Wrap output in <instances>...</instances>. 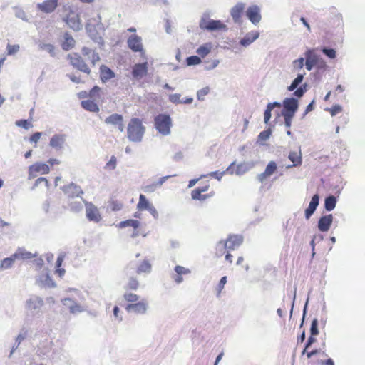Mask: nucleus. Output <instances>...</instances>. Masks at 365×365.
I'll return each mask as SVG.
<instances>
[{
  "label": "nucleus",
  "mask_w": 365,
  "mask_h": 365,
  "mask_svg": "<svg viewBox=\"0 0 365 365\" xmlns=\"http://www.w3.org/2000/svg\"><path fill=\"white\" fill-rule=\"evenodd\" d=\"M210 92V88L208 86L205 87L197 92V97L199 101H204L205 96Z\"/></svg>",
  "instance_id": "nucleus-52"
},
{
  "label": "nucleus",
  "mask_w": 365,
  "mask_h": 365,
  "mask_svg": "<svg viewBox=\"0 0 365 365\" xmlns=\"http://www.w3.org/2000/svg\"><path fill=\"white\" fill-rule=\"evenodd\" d=\"M152 269V266L150 263L145 259L143 262L138 266L137 269V273L141 274V273H150Z\"/></svg>",
  "instance_id": "nucleus-35"
},
{
  "label": "nucleus",
  "mask_w": 365,
  "mask_h": 365,
  "mask_svg": "<svg viewBox=\"0 0 365 365\" xmlns=\"http://www.w3.org/2000/svg\"><path fill=\"white\" fill-rule=\"evenodd\" d=\"M288 158L293 163L292 165L287 166L288 168L300 165L302 163L301 150H299V153L295 151L290 152Z\"/></svg>",
  "instance_id": "nucleus-25"
},
{
  "label": "nucleus",
  "mask_w": 365,
  "mask_h": 365,
  "mask_svg": "<svg viewBox=\"0 0 365 365\" xmlns=\"http://www.w3.org/2000/svg\"><path fill=\"white\" fill-rule=\"evenodd\" d=\"M306 61L304 65L308 71H311L314 66L319 63L320 58L313 53L312 50H308L305 53Z\"/></svg>",
  "instance_id": "nucleus-19"
},
{
  "label": "nucleus",
  "mask_w": 365,
  "mask_h": 365,
  "mask_svg": "<svg viewBox=\"0 0 365 365\" xmlns=\"http://www.w3.org/2000/svg\"><path fill=\"white\" fill-rule=\"evenodd\" d=\"M101 88L98 86H94L89 92V96L91 98H96L98 95Z\"/></svg>",
  "instance_id": "nucleus-63"
},
{
  "label": "nucleus",
  "mask_w": 365,
  "mask_h": 365,
  "mask_svg": "<svg viewBox=\"0 0 365 365\" xmlns=\"http://www.w3.org/2000/svg\"><path fill=\"white\" fill-rule=\"evenodd\" d=\"M43 182H44L45 185L46 186H48V180L46 178H43V177L38 178V179L36 180V181L34 182V187H32V189H34L35 187L39 186Z\"/></svg>",
  "instance_id": "nucleus-62"
},
{
  "label": "nucleus",
  "mask_w": 365,
  "mask_h": 365,
  "mask_svg": "<svg viewBox=\"0 0 365 365\" xmlns=\"http://www.w3.org/2000/svg\"><path fill=\"white\" fill-rule=\"evenodd\" d=\"M139 287V282L136 278L131 277L128 279V282L125 286V289L137 290Z\"/></svg>",
  "instance_id": "nucleus-38"
},
{
  "label": "nucleus",
  "mask_w": 365,
  "mask_h": 365,
  "mask_svg": "<svg viewBox=\"0 0 365 365\" xmlns=\"http://www.w3.org/2000/svg\"><path fill=\"white\" fill-rule=\"evenodd\" d=\"M66 140V135L65 134H55L51 137L49 145L56 150H59L63 148Z\"/></svg>",
  "instance_id": "nucleus-17"
},
{
  "label": "nucleus",
  "mask_w": 365,
  "mask_h": 365,
  "mask_svg": "<svg viewBox=\"0 0 365 365\" xmlns=\"http://www.w3.org/2000/svg\"><path fill=\"white\" fill-rule=\"evenodd\" d=\"M199 26L200 29L210 31L227 30V26L225 24L222 23L221 21L206 19L205 17H202L200 19Z\"/></svg>",
  "instance_id": "nucleus-4"
},
{
  "label": "nucleus",
  "mask_w": 365,
  "mask_h": 365,
  "mask_svg": "<svg viewBox=\"0 0 365 365\" xmlns=\"http://www.w3.org/2000/svg\"><path fill=\"white\" fill-rule=\"evenodd\" d=\"M38 47L41 50H46L51 55L54 57L56 56L55 47L53 45L50 43H40Z\"/></svg>",
  "instance_id": "nucleus-39"
},
{
  "label": "nucleus",
  "mask_w": 365,
  "mask_h": 365,
  "mask_svg": "<svg viewBox=\"0 0 365 365\" xmlns=\"http://www.w3.org/2000/svg\"><path fill=\"white\" fill-rule=\"evenodd\" d=\"M58 0H45L37 4V8L41 11L48 14L53 12L58 6Z\"/></svg>",
  "instance_id": "nucleus-18"
},
{
  "label": "nucleus",
  "mask_w": 365,
  "mask_h": 365,
  "mask_svg": "<svg viewBox=\"0 0 365 365\" xmlns=\"http://www.w3.org/2000/svg\"><path fill=\"white\" fill-rule=\"evenodd\" d=\"M201 62V58L197 56H191L186 58V64L187 66L198 65Z\"/></svg>",
  "instance_id": "nucleus-44"
},
{
  "label": "nucleus",
  "mask_w": 365,
  "mask_h": 365,
  "mask_svg": "<svg viewBox=\"0 0 365 365\" xmlns=\"http://www.w3.org/2000/svg\"><path fill=\"white\" fill-rule=\"evenodd\" d=\"M49 167L46 163H36L29 166V171L41 173V174H47L49 173Z\"/></svg>",
  "instance_id": "nucleus-26"
},
{
  "label": "nucleus",
  "mask_w": 365,
  "mask_h": 365,
  "mask_svg": "<svg viewBox=\"0 0 365 365\" xmlns=\"http://www.w3.org/2000/svg\"><path fill=\"white\" fill-rule=\"evenodd\" d=\"M61 190L68 197H80L83 200L81 195L83 194V191L79 185L71 182L67 185L63 186Z\"/></svg>",
  "instance_id": "nucleus-9"
},
{
  "label": "nucleus",
  "mask_w": 365,
  "mask_h": 365,
  "mask_svg": "<svg viewBox=\"0 0 365 365\" xmlns=\"http://www.w3.org/2000/svg\"><path fill=\"white\" fill-rule=\"evenodd\" d=\"M36 254H32L30 252L26 251L24 248H19L14 254H13V257H16V259H27L35 257Z\"/></svg>",
  "instance_id": "nucleus-28"
},
{
  "label": "nucleus",
  "mask_w": 365,
  "mask_h": 365,
  "mask_svg": "<svg viewBox=\"0 0 365 365\" xmlns=\"http://www.w3.org/2000/svg\"><path fill=\"white\" fill-rule=\"evenodd\" d=\"M252 165L250 163H243L237 165L235 170V174L237 175H241L247 173L248 170L251 169Z\"/></svg>",
  "instance_id": "nucleus-34"
},
{
  "label": "nucleus",
  "mask_w": 365,
  "mask_h": 365,
  "mask_svg": "<svg viewBox=\"0 0 365 365\" xmlns=\"http://www.w3.org/2000/svg\"><path fill=\"white\" fill-rule=\"evenodd\" d=\"M125 309L128 312L130 313H134L136 314H145L148 309V304L145 299H143L136 303L128 304Z\"/></svg>",
  "instance_id": "nucleus-8"
},
{
  "label": "nucleus",
  "mask_w": 365,
  "mask_h": 365,
  "mask_svg": "<svg viewBox=\"0 0 365 365\" xmlns=\"http://www.w3.org/2000/svg\"><path fill=\"white\" fill-rule=\"evenodd\" d=\"M293 66L296 69H302L304 66V58L300 57L293 61Z\"/></svg>",
  "instance_id": "nucleus-57"
},
{
  "label": "nucleus",
  "mask_w": 365,
  "mask_h": 365,
  "mask_svg": "<svg viewBox=\"0 0 365 365\" xmlns=\"http://www.w3.org/2000/svg\"><path fill=\"white\" fill-rule=\"evenodd\" d=\"M41 135H42L41 132H36L30 137L29 140L31 143H36L38 141V140L40 139V138L41 137Z\"/></svg>",
  "instance_id": "nucleus-64"
},
{
  "label": "nucleus",
  "mask_w": 365,
  "mask_h": 365,
  "mask_svg": "<svg viewBox=\"0 0 365 365\" xmlns=\"http://www.w3.org/2000/svg\"><path fill=\"white\" fill-rule=\"evenodd\" d=\"M65 21L73 31H78L83 29L81 20L78 14L71 12L65 19Z\"/></svg>",
  "instance_id": "nucleus-13"
},
{
  "label": "nucleus",
  "mask_w": 365,
  "mask_h": 365,
  "mask_svg": "<svg viewBox=\"0 0 365 365\" xmlns=\"http://www.w3.org/2000/svg\"><path fill=\"white\" fill-rule=\"evenodd\" d=\"M27 335V331L23 329L21 331L19 334V335L16 338V343L18 344V345H20L21 341L24 340Z\"/></svg>",
  "instance_id": "nucleus-56"
},
{
  "label": "nucleus",
  "mask_w": 365,
  "mask_h": 365,
  "mask_svg": "<svg viewBox=\"0 0 365 365\" xmlns=\"http://www.w3.org/2000/svg\"><path fill=\"white\" fill-rule=\"evenodd\" d=\"M277 169V163L274 161H270L267 165L264 172L269 176H271L272 174H274L276 172Z\"/></svg>",
  "instance_id": "nucleus-43"
},
{
  "label": "nucleus",
  "mask_w": 365,
  "mask_h": 365,
  "mask_svg": "<svg viewBox=\"0 0 365 365\" xmlns=\"http://www.w3.org/2000/svg\"><path fill=\"white\" fill-rule=\"evenodd\" d=\"M272 134L271 128H267L261 132L258 135V141H265L268 140Z\"/></svg>",
  "instance_id": "nucleus-48"
},
{
  "label": "nucleus",
  "mask_w": 365,
  "mask_h": 365,
  "mask_svg": "<svg viewBox=\"0 0 365 365\" xmlns=\"http://www.w3.org/2000/svg\"><path fill=\"white\" fill-rule=\"evenodd\" d=\"M259 36V33L258 31L249 32L240 39V44L244 47H247L257 39Z\"/></svg>",
  "instance_id": "nucleus-22"
},
{
  "label": "nucleus",
  "mask_w": 365,
  "mask_h": 365,
  "mask_svg": "<svg viewBox=\"0 0 365 365\" xmlns=\"http://www.w3.org/2000/svg\"><path fill=\"white\" fill-rule=\"evenodd\" d=\"M145 127L143 125L141 120L138 118H133L130 120L127 128V137L128 140L134 143L142 141Z\"/></svg>",
  "instance_id": "nucleus-1"
},
{
  "label": "nucleus",
  "mask_w": 365,
  "mask_h": 365,
  "mask_svg": "<svg viewBox=\"0 0 365 365\" xmlns=\"http://www.w3.org/2000/svg\"><path fill=\"white\" fill-rule=\"evenodd\" d=\"M61 302L66 306L68 305V302L72 303L71 305L68 306L69 311L71 314L81 313L83 312L84 310L83 308L80 304H78L71 298H64L61 300Z\"/></svg>",
  "instance_id": "nucleus-23"
},
{
  "label": "nucleus",
  "mask_w": 365,
  "mask_h": 365,
  "mask_svg": "<svg viewBox=\"0 0 365 365\" xmlns=\"http://www.w3.org/2000/svg\"><path fill=\"white\" fill-rule=\"evenodd\" d=\"M202 192L195 189L192 191L191 195L193 200H204L207 197V195H202Z\"/></svg>",
  "instance_id": "nucleus-50"
},
{
  "label": "nucleus",
  "mask_w": 365,
  "mask_h": 365,
  "mask_svg": "<svg viewBox=\"0 0 365 365\" xmlns=\"http://www.w3.org/2000/svg\"><path fill=\"white\" fill-rule=\"evenodd\" d=\"M81 104L82 108L88 111L93 113L99 111L98 106L91 100L82 101Z\"/></svg>",
  "instance_id": "nucleus-30"
},
{
  "label": "nucleus",
  "mask_w": 365,
  "mask_h": 365,
  "mask_svg": "<svg viewBox=\"0 0 365 365\" xmlns=\"http://www.w3.org/2000/svg\"><path fill=\"white\" fill-rule=\"evenodd\" d=\"M322 53L329 58L334 59L336 56V50L329 47H322Z\"/></svg>",
  "instance_id": "nucleus-42"
},
{
  "label": "nucleus",
  "mask_w": 365,
  "mask_h": 365,
  "mask_svg": "<svg viewBox=\"0 0 365 365\" xmlns=\"http://www.w3.org/2000/svg\"><path fill=\"white\" fill-rule=\"evenodd\" d=\"M148 73V62L135 63L132 68V76L135 80H140Z\"/></svg>",
  "instance_id": "nucleus-12"
},
{
  "label": "nucleus",
  "mask_w": 365,
  "mask_h": 365,
  "mask_svg": "<svg viewBox=\"0 0 365 365\" xmlns=\"http://www.w3.org/2000/svg\"><path fill=\"white\" fill-rule=\"evenodd\" d=\"M44 284L48 287H56V284L51 279V277L48 274L45 277Z\"/></svg>",
  "instance_id": "nucleus-61"
},
{
  "label": "nucleus",
  "mask_w": 365,
  "mask_h": 365,
  "mask_svg": "<svg viewBox=\"0 0 365 365\" xmlns=\"http://www.w3.org/2000/svg\"><path fill=\"white\" fill-rule=\"evenodd\" d=\"M128 46L130 49L134 52H140L143 51V45L141 38L138 35H131L128 39Z\"/></svg>",
  "instance_id": "nucleus-20"
},
{
  "label": "nucleus",
  "mask_w": 365,
  "mask_h": 365,
  "mask_svg": "<svg viewBox=\"0 0 365 365\" xmlns=\"http://www.w3.org/2000/svg\"><path fill=\"white\" fill-rule=\"evenodd\" d=\"M156 130L163 135L170 134L172 120L168 114H158L154 119Z\"/></svg>",
  "instance_id": "nucleus-3"
},
{
  "label": "nucleus",
  "mask_w": 365,
  "mask_h": 365,
  "mask_svg": "<svg viewBox=\"0 0 365 365\" xmlns=\"http://www.w3.org/2000/svg\"><path fill=\"white\" fill-rule=\"evenodd\" d=\"M68 59L70 60L71 64L76 69L87 74L91 73L90 68L78 53L68 54Z\"/></svg>",
  "instance_id": "nucleus-7"
},
{
  "label": "nucleus",
  "mask_w": 365,
  "mask_h": 365,
  "mask_svg": "<svg viewBox=\"0 0 365 365\" xmlns=\"http://www.w3.org/2000/svg\"><path fill=\"white\" fill-rule=\"evenodd\" d=\"M151 205L152 204L150 203L146 197L144 195L140 194L139 196V202L137 205L138 210H148Z\"/></svg>",
  "instance_id": "nucleus-33"
},
{
  "label": "nucleus",
  "mask_w": 365,
  "mask_h": 365,
  "mask_svg": "<svg viewBox=\"0 0 365 365\" xmlns=\"http://www.w3.org/2000/svg\"><path fill=\"white\" fill-rule=\"evenodd\" d=\"M245 9V4L238 2L236 5L230 9V15L235 23L239 24L241 22L242 14Z\"/></svg>",
  "instance_id": "nucleus-15"
},
{
  "label": "nucleus",
  "mask_w": 365,
  "mask_h": 365,
  "mask_svg": "<svg viewBox=\"0 0 365 365\" xmlns=\"http://www.w3.org/2000/svg\"><path fill=\"white\" fill-rule=\"evenodd\" d=\"M226 173V171H222V172H219V171H213V172H210V173H208L207 175H202L200 176V178H206L207 176H210V177H212L215 179H217V180H221L222 176Z\"/></svg>",
  "instance_id": "nucleus-46"
},
{
  "label": "nucleus",
  "mask_w": 365,
  "mask_h": 365,
  "mask_svg": "<svg viewBox=\"0 0 365 365\" xmlns=\"http://www.w3.org/2000/svg\"><path fill=\"white\" fill-rule=\"evenodd\" d=\"M70 209L74 212H78L83 209V204L80 201L71 202L69 204Z\"/></svg>",
  "instance_id": "nucleus-49"
},
{
  "label": "nucleus",
  "mask_w": 365,
  "mask_h": 365,
  "mask_svg": "<svg viewBox=\"0 0 365 365\" xmlns=\"http://www.w3.org/2000/svg\"><path fill=\"white\" fill-rule=\"evenodd\" d=\"M282 115L294 117L299 108V101L297 98L294 97L285 98L282 102Z\"/></svg>",
  "instance_id": "nucleus-5"
},
{
  "label": "nucleus",
  "mask_w": 365,
  "mask_h": 365,
  "mask_svg": "<svg viewBox=\"0 0 365 365\" xmlns=\"http://www.w3.org/2000/svg\"><path fill=\"white\" fill-rule=\"evenodd\" d=\"M123 297L128 302L136 303L138 302L140 296L133 293L126 292H125Z\"/></svg>",
  "instance_id": "nucleus-45"
},
{
  "label": "nucleus",
  "mask_w": 365,
  "mask_h": 365,
  "mask_svg": "<svg viewBox=\"0 0 365 365\" xmlns=\"http://www.w3.org/2000/svg\"><path fill=\"white\" fill-rule=\"evenodd\" d=\"M318 326H319V322H318V319L317 318H314L312 319V323H311V326H310V336H317L319 333V328H318Z\"/></svg>",
  "instance_id": "nucleus-41"
},
{
  "label": "nucleus",
  "mask_w": 365,
  "mask_h": 365,
  "mask_svg": "<svg viewBox=\"0 0 365 365\" xmlns=\"http://www.w3.org/2000/svg\"><path fill=\"white\" fill-rule=\"evenodd\" d=\"M120 122H123V117L120 114L113 113L107 117L104 123L107 125L117 126Z\"/></svg>",
  "instance_id": "nucleus-27"
},
{
  "label": "nucleus",
  "mask_w": 365,
  "mask_h": 365,
  "mask_svg": "<svg viewBox=\"0 0 365 365\" xmlns=\"http://www.w3.org/2000/svg\"><path fill=\"white\" fill-rule=\"evenodd\" d=\"M242 241L243 237L241 235L230 236L225 242H219L217 247H223L225 249L235 250L242 243Z\"/></svg>",
  "instance_id": "nucleus-10"
},
{
  "label": "nucleus",
  "mask_w": 365,
  "mask_h": 365,
  "mask_svg": "<svg viewBox=\"0 0 365 365\" xmlns=\"http://www.w3.org/2000/svg\"><path fill=\"white\" fill-rule=\"evenodd\" d=\"M174 270L178 275L187 274L190 273V269H188L184 267H182L180 265L175 266L174 268Z\"/></svg>",
  "instance_id": "nucleus-54"
},
{
  "label": "nucleus",
  "mask_w": 365,
  "mask_h": 365,
  "mask_svg": "<svg viewBox=\"0 0 365 365\" xmlns=\"http://www.w3.org/2000/svg\"><path fill=\"white\" fill-rule=\"evenodd\" d=\"M176 175H173V176H175ZM173 177V175H166L164 177H162L159 178V180L156 182H154L150 185H144L142 187V190L144 192L146 193H151L155 192L158 188L161 187V186L163 185V183L168 180L170 178Z\"/></svg>",
  "instance_id": "nucleus-16"
},
{
  "label": "nucleus",
  "mask_w": 365,
  "mask_h": 365,
  "mask_svg": "<svg viewBox=\"0 0 365 365\" xmlns=\"http://www.w3.org/2000/svg\"><path fill=\"white\" fill-rule=\"evenodd\" d=\"M319 195L317 193L312 196L307 208L309 210H314L315 212L317 207L319 206Z\"/></svg>",
  "instance_id": "nucleus-40"
},
{
  "label": "nucleus",
  "mask_w": 365,
  "mask_h": 365,
  "mask_svg": "<svg viewBox=\"0 0 365 365\" xmlns=\"http://www.w3.org/2000/svg\"><path fill=\"white\" fill-rule=\"evenodd\" d=\"M116 158L114 155H112L110 160L106 163V168L114 170L116 167Z\"/></svg>",
  "instance_id": "nucleus-59"
},
{
  "label": "nucleus",
  "mask_w": 365,
  "mask_h": 365,
  "mask_svg": "<svg viewBox=\"0 0 365 365\" xmlns=\"http://www.w3.org/2000/svg\"><path fill=\"white\" fill-rule=\"evenodd\" d=\"M85 29L91 39L101 48L104 45V40L95 24L91 23V20H88Z\"/></svg>",
  "instance_id": "nucleus-6"
},
{
  "label": "nucleus",
  "mask_w": 365,
  "mask_h": 365,
  "mask_svg": "<svg viewBox=\"0 0 365 365\" xmlns=\"http://www.w3.org/2000/svg\"><path fill=\"white\" fill-rule=\"evenodd\" d=\"M101 71V80L105 83L108 80L115 77V73L105 65H102L100 67Z\"/></svg>",
  "instance_id": "nucleus-24"
},
{
  "label": "nucleus",
  "mask_w": 365,
  "mask_h": 365,
  "mask_svg": "<svg viewBox=\"0 0 365 365\" xmlns=\"http://www.w3.org/2000/svg\"><path fill=\"white\" fill-rule=\"evenodd\" d=\"M336 202V197L333 195H329L324 200V207L327 211L330 212L335 208Z\"/></svg>",
  "instance_id": "nucleus-29"
},
{
  "label": "nucleus",
  "mask_w": 365,
  "mask_h": 365,
  "mask_svg": "<svg viewBox=\"0 0 365 365\" xmlns=\"http://www.w3.org/2000/svg\"><path fill=\"white\" fill-rule=\"evenodd\" d=\"M83 202L86 206V217L90 221L98 222L100 220V215L98 211L93 204L86 202L84 200Z\"/></svg>",
  "instance_id": "nucleus-21"
},
{
  "label": "nucleus",
  "mask_w": 365,
  "mask_h": 365,
  "mask_svg": "<svg viewBox=\"0 0 365 365\" xmlns=\"http://www.w3.org/2000/svg\"><path fill=\"white\" fill-rule=\"evenodd\" d=\"M211 45L210 43H206L200 46L197 48L196 52L202 58H205L210 52Z\"/></svg>",
  "instance_id": "nucleus-37"
},
{
  "label": "nucleus",
  "mask_w": 365,
  "mask_h": 365,
  "mask_svg": "<svg viewBox=\"0 0 365 365\" xmlns=\"http://www.w3.org/2000/svg\"><path fill=\"white\" fill-rule=\"evenodd\" d=\"M327 110L330 112L331 116H334L341 111L342 107L339 105H334L331 108H327Z\"/></svg>",
  "instance_id": "nucleus-58"
},
{
  "label": "nucleus",
  "mask_w": 365,
  "mask_h": 365,
  "mask_svg": "<svg viewBox=\"0 0 365 365\" xmlns=\"http://www.w3.org/2000/svg\"><path fill=\"white\" fill-rule=\"evenodd\" d=\"M63 37L64 41L62 43V48L64 51H68L74 46L76 41L74 38L68 33H66Z\"/></svg>",
  "instance_id": "nucleus-31"
},
{
  "label": "nucleus",
  "mask_w": 365,
  "mask_h": 365,
  "mask_svg": "<svg viewBox=\"0 0 365 365\" xmlns=\"http://www.w3.org/2000/svg\"><path fill=\"white\" fill-rule=\"evenodd\" d=\"M140 222L137 220L129 219L126 220H123L119 222L118 227L125 228L127 227H131L133 229H138L140 227Z\"/></svg>",
  "instance_id": "nucleus-32"
},
{
  "label": "nucleus",
  "mask_w": 365,
  "mask_h": 365,
  "mask_svg": "<svg viewBox=\"0 0 365 365\" xmlns=\"http://www.w3.org/2000/svg\"><path fill=\"white\" fill-rule=\"evenodd\" d=\"M43 305V299L38 295H32L25 302V309L31 317L39 316Z\"/></svg>",
  "instance_id": "nucleus-2"
},
{
  "label": "nucleus",
  "mask_w": 365,
  "mask_h": 365,
  "mask_svg": "<svg viewBox=\"0 0 365 365\" xmlns=\"http://www.w3.org/2000/svg\"><path fill=\"white\" fill-rule=\"evenodd\" d=\"M14 9H15V16L16 18L20 19L26 22L29 21L26 14L24 10H22L21 9H19V8H15Z\"/></svg>",
  "instance_id": "nucleus-51"
},
{
  "label": "nucleus",
  "mask_w": 365,
  "mask_h": 365,
  "mask_svg": "<svg viewBox=\"0 0 365 365\" xmlns=\"http://www.w3.org/2000/svg\"><path fill=\"white\" fill-rule=\"evenodd\" d=\"M332 222L333 215L331 214L322 215L318 220L317 228L320 232H327L330 229Z\"/></svg>",
  "instance_id": "nucleus-14"
},
{
  "label": "nucleus",
  "mask_w": 365,
  "mask_h": 365,
  "mask_svg": "<svg viewBox=\"0 0 365 365\" xmlns=\"http://www.w3.org/2000/svg\"><path fill=\"white\" fill-rule=\"evenodd\" d=\"M20 46L18 44H8L6 46L7 54L11 56L16 53L19 51Z\"/></svg>",
  "instance_id": "nucleus-53"
},
{
  "label": "nucleus",
  "mask_w": 365,
  "mask_h": 365,
  "mask_svg": "<svg viewBox=\"0 0 365 365\" xmlns=\"http://www.w3.org/2000/svg\"><path fill=\"white\" fill-rule=\"evenodd\" d=\"M16 259V257H13V255L10 257L5 258L1 264V269H8L10 268Z\"/></svg>",
  "instance_id": "nucleus-47"
},
{
  "label": "nucleus",
  "mask_w": 365,
  "mask_h": 365,
  "mask_svg": "<svg viewBox=\"0 0 365 365\" xmlns=\"http://www.w3.org/2000/svg\"><path fill=\"white\" fill-rule=\"evenodd\" d=\"M245 14L247 18L254 25L258 24L262 19L260 8L257 5H252L249 6L245 11Z\"/></svg>",
  "instance_id": "nucleus-11"
},
{
  "label": "nucleus",
  "mask_w": 365,
  "mask_h": 365,
  "mask_svg": "<svg viewBox=\"0 0 365 365\" xmlns=\"http://www.w3.org/2000/svg\"><path fill=\"white\" fill-rule=\"evenodd\" d=\"M15 124L16 126L23 128L26 130H28L29 128L32 126V125L30 124L27 120H16L15 122Z\"/></svg>",
  "instance_id": "nucleus-55"
},
{
  "label": "nucleus",
  "mask_w": 365,
  "mask_h": 365,
  "mask_svg": "<svg viewBox=\"0 0 365 365\" xmlns=\"http://www.w3.org/2000/svg\"><path fill=\"white\" fill-rule=\"evenodd\" d=\"M304 79V74L298 73L297 77L292 81L291 84L287 87V90L289 91H294L299 84L302 83Z\"/></svg>",
  "instance_id": "nucleus-36"
},
{
  "label": "nucleus",
  "mask_w": 365,
  "mask_h": 365,
  "mask_svg": "<svg viewBox=\"0 0 365 365\" xmlns=\"http://www.w3.org/2000/svg\"><path fill=\"white\" fill-rule=\"evenodd\" d=\"M180 96L181 95L179 93L171 94L169 96V101L173 103H181Z\"/></svg>",
  "instance_id": "nucleus-60"
}]
</instances>
